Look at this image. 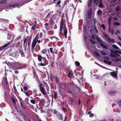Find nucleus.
Instances as JSON below:
<instances>
[{
	"mask_svg": "<svg viewBox=\"0 0 121 121\" xmlns=\"http://www.w3.org/2000/svg\"><path fill=\"white\" fill-rule=\"evenodd\" d=\"M7 65L9 68L14 70H15L16 69L14 64L13 63L8 62L7 63Z\"/></svg>",
	"mask_w": 121,
	"mask_h": 121,
	"instance_id": "39448f33",
	"label": "nucleus"
},
{
	"mask_svg": "<svg viewBox=\"0 0 121 121\" xmlns=\"http://www.w3.org/2000/svg\"><path fill=\"white\" fill-rule=\"evenodd\" d=\"M37 42L35 40H33L31 45V48L32 49H34V48L35 47Z\"/></svg>",
	"mask_w": 121,
	"mask_h": 121,
	"instance_id": "6e6552de",
	"label": "nucleus"
},
{
	"mask_svg": "<svg viewBox=\"0 0 121 121\" xmlns=\"http://www.w3.org/2000/svg\"><path fill=\"white\" fill-rule=\"evenodd\" d=\"M5 82H6V84L7 85H9V83L8 82V80L7 79V78L6 77H5Z\"/></svg>",
	"mask_w": 121,
	"mask_h": 121,
	"instance_id": "864d4df0",
	"label": "nucleus"
},
{
	"mask_svg": "<svg viewBox=\"0 0 121 121\" xmlns=\"http://www.w3.org/2000/svg\"><path fill=\"white\" fill-rule=\"evenodd\" d=\"M108 43H114V39H113L110 38V39L108 41Z\"/></svg>",
	"mask_w": 121,
	"mask_h": 121,
	"instance_id": "5701e85b",
	"label": "nucleus"
},
{
	"mask_svg": "<svg viewBox=\"0 0 121 121\" xmlns=\"http://www.w3.org/2000/svg\"><path fill=\"white\" fill-rule=\"evenodd\" d=\"M104 7V6L102 3L101 2L99 4V7L100 8H103V7Z\"/></svg>",
	"mask_w": 121,
	"mask_h": 121,
	"instance_id": "4c0bfd02",
	"label": "nucleus"
},
{
	"mask_svg": "<svg viewBox=\"0 0 121 121\" xmlns=\"http://www.w3.org/2000/svg\"><path fill=\"white\" fill-rule=\"evenodd\" d=\"M61 1L60 0H59V1L57 2L56 4L57 5H59L61 3Z\"/></svg>",
	"mask_w": 121,
	"mask_h": 121,
	"instance_id": "338daca9",
	"label": "nucleus"
},
{
	"mask_svg": "<svg viewBox=\"0 0 121 121\" xmlns=\"http://www.w3.org/2000/svg\"><path fill=\"white\" fill-rule=\"evenodd\" d=\"M109 28H108V31L109 32L111 33V34L113 35L114 33V31L113 30H111V28H110V30H109Z\"/></svg>",
	"mask_w": 121,
	"mask_h": 121,
	"instance_id": "de8ad7c7",
	"label": "nucleus"
},
{
	"mask_svg": "<svg viewBox=\"0 0 121 121\" xmlns=\"http://www.w3.org/2000/svg\"><path fill=\"white\" fill-rule=\"evenodd\" d=\"M88 7L90 8L91 6V5H92V2L88 1Z\"/></svg>",
	"mask_w": 121,
	"mask_h": 121,
	"instance_id": "c03bdc74",
	"label": "nucleus"
},
{
	"mask_svg": "<svg viewBox=\"0 0 121 121\" xmlns=\"http://www.w3.org/2000/svg\"><path fill=\"white\" fill-rule=\"evenodd\" d=\"M9 6L10 7H13V8H15V4H9Z\"/></svg>",
	"mask_w": 121,
	"mask_h": 121,
	"instance_id": "13d9d810",
	"label": "nucleus"
},
{
	"mask_svg": "<svg viewBox=\"0 0 121 121\" xmlns=\"http://www.w3.org/2000/svg\"><path fill=\"white\" fill-rule=\"evenodd\" d=\"M110 73L112 76H117V74L115 72H110Z\"/></svg>",
	"mask_w": 121,
	"mask_h": 121,
	"instance_id": "aec40b11",
	"label": "nucleus"
},
{
	"mask_svg": "<svg viewBox=\"0 0 121 121\" xmlns=\"http://www.w3.org/2000/svg\"><path fill=\"white\" fill-rule=\"evenodd\" d=\"M101 26L102 28H103V30L104 31L106 29V27L104 24H102L101 25Z\"/></svg>",
	"mask_w": 121,
	"mask_h": 121,
	"instance_id": "e433bc0d",
	"label": "nucleus"
},
{
	"mask_svg": "<svg viewBox=\"0 0 121 121\" xmlns=\"http://www.w3.org/2000/svg\"><path fill=\"white\" fill-rule=\"evenodd\" d=\"M69 2L68 0H65V1L64 3V6H66V7H67V4L69 3Z\"/></svg>",
	"mask_w": 121,
	"mask_h": 121,
	"instance_id": "c9c22d12",
	"label": "nucleus"
},
{
	"mask_svg": "<svg viewBox=\"0 0 121 121\" xmlns=\"http://www.w3.org/2000/svg\"><path fill=\"white\" fill-rule=\"evenodd\" d=\"M102 12V11L101 10H98L97 12V14L98 15H100Z\"/></svg>",
	"mask_w": 121,
	"mask_h": 121,
	"instance_id": "72a5a7b5",
	"label": "nucleus"
},
{
	"mask_svg": "<svg viewBox=\"0 0 121 121\" xmlns=\"http://www.w3.org/2000/svg\"><path fill=\"white\" fill-rule=\"evenodd\" d=\"M112 46L114 48L116 49L119 50H120V49L116 45L113 44L112 45Z\"/></svg>",
	"mask_w": 121,
	"mask_h": 121,
	"instance_id": "7c9ffc66",
	"label": "nucleus"
},
{
	"mask_svg": "<svg viewBox=\"0 0 121 121\" xmlns=\"http://www.w3.org/2000/svg\"><path fill=\"white\" fill-rule=\"evenodd\" d=\"M39 33H38L37 34L36 36H35L34 39L33 40H35H35L37 42V40L38 39V38H39Z\"/></svg>",
	"mask_w": 121,
	"mask_h": 121,
	"instance_id": "2eb2a0df",
	"label": "nucleus"
},
{
	"mask_svg": "<svg viewBox=\"0 0 121 121\" xmlns=\"http://www.w3.org/2000/svg\"><path fill=\"white\" fill-rule=\"evenodd\" d=\"M11 37V35L9 33H8L7 35V39H9Z\"/></svg>",
	"mask_w": 121,
	"mask_h": 121,
	"instance_id": "a19ab883",
	"label": "nucleus"
},
{
	"mask_svg": "<svg viewBox=\"0 0 121 121\" xmlns=\"http://www.w3.org/2000/svg\"><path fill=\"white\" fill-rule=\"evenodd\" d=\"M91 38L92 39L94 40L95 38V36H94L93 35H91Z\"/></svg>",
	"mask_w": 121,
	"mask_h": 121,
	"instance_id": "69168bd1",
	"label": "nucleus"
},
{
	"mask_svg": "<svg viewBox=\"0 0 121 121\" xmlns=\"http://www.w3.org/2000/svg\"><path fill=\"white\" fill-rule=\"evenodd\" d=\"M116 9L117 11L119 12L120 10L119 6H117V7L116 8Z\"/></svg>",
	"mask_w": 121,
	"mask_h": 121,
	"instance_id": "603ef678",
	"label": "nucleus"
},
{
	"mask_svg": "<svg viewBox=\"0 0 121 121\" xmlns=\"http://www.w3.org/2000/svg\"><path fill=\"white\" fill-rule=\"evenodd\" d=\"M56 21V18H52L51 20L50 21V26H53L55 24V22Z\"/></svg>",
	"mask_w": 121,
	"mask_h": 121,
	"instance_id": "423d86ee",
	"label": "nucleus"
},
{
	"mask_svg": "<svg viewBox=\"0 0 121 121\" xmlns=\"http://www.w3.org/2000/svg\"><path fill=\"white\" fill-rule=\"evenodd\" d=\"M57 116L59 120H61L62 119L63 115L60 113L59 112L57 113Z\"/></svg>",
	"mask_w": 121,
	"mask_h": 121,
	"instance_id": "9d476101",
	"label": "nucleus"
},
{
	"mask_svg": "<svg viewBox=\"0 0 121 121\" xmlns=\"http://www.w3.org/2000/svg\"><path fill=\"white\" fill-rule=\"evenodd\" d=\"M65 21H63L61 20L60 22V30H63L64 32L63 36L65 38H66L67 37V30L66 28Z\"/></svg>",
	"mask_w": 121,
	"mask_h": 121,
	"instance_id": "f257e3e1",
	"label": "nucleus"
},
{
	"mask_svg": "<svg viewBox=\"0 0 121 121\" xmlns=\"http://www.w3.org/2000/svg\"><path fill=\"white\" fill-rule=\"evenodd\" d=\"M7 2V0H2L0 2V4H6Z\"/></svg>",
	"mask_w": 121,
	"mask_h": 121,
	"instance_id": "a878e982",
	"label": "nucleus"
},
{
	"mask_svg": "<svg viewBox=\"0 0 121 121\" xmlns=\"http://www.w3.org/2000/svg\"><path fill=\"white\" fill-rule=\"evenodd\" d=\"M51 112L54 114L57 113L58 112L54 109H52L51 110Z\"/></svg>",
	"mask_w": 121,
	"mask_h": 121,
	"instance_id": "c85d7f7f",
	"label": "nucleus"
},
{
	"mask_svg": "<svg viewBox=\"0 0 121 121\" xmlns=\"http://www.w3.org/2000/svg\"><path fill=\"white\" fill-rule=\"evenodd\" d=\"M42 57L40 55H38V59L39 61L40 62L42 60Z\"/></svg>",
	"mask_w": 121,
	"mask_h": 121,
	"instance_id": "b1692460",
	"label": "nucleus"
},
{
	"mask_svg": "<svg viewBox=\"0 0 121 121\" xmlns=\"http://www.w3.org/2000/svg\"><path fill=\"white\" fill-rule=\"evenodd\" d=\"M53 91L54 93V98L55 99H56L58 97L57 93L56 91H54L53 90Z\"/></svg>",
	"mask_w": 121,
	"mask_h": 121,
	"instance_id": "4468645a",
	"label": "nucleus"
},
{
	"mask_svg": "<svg viewBox=\"0 0 121 121\" xmlns=\"http://www.w3.org/2000/svg\"><path fill=\"white\" fill-rule=\"evenodd\" d=\"M75 64L78 67H79L80 65V63L78 61H76L75 62Z\"/></svg>",
	"mask_w": 121,
	"mask_h": 121,
	"instance_id": "ea45409f",
	"label": "nucleus"
},
{
	"mask_svg": "<svg viewBox=\"0 0 121 121\" xmlns=\"http://www.w3.org/2000/svg\"><path fill=\"white\" fill-rule=\"evenodd\" d=\"M36 24H35L34 25H33L31 29L33 30H35L36 27Z\"/></svg>",
	"mask_w": 121,
	"mask_h": 121,
	"instance_id": "393cba45",
	"label": "nucleus"
},
{
	"mask_svg": "<svg viewBox=\"0 0 121 121\" xmlns=\"http://www.w3.org/2000/svg\"><path fill=\"white\" fill-rule=\"evenodd\" d=\"M113 24L115 26H119L120 25V23L116 22H114Z\"/></svg>",
	"mask_w": 121,
	"mask_h": 121,
	"instance_id": "37998d69",
	"label": "nucleus"
},
{
	"mask_svg": "<svg viewBox=\"0 0 121 121\" xmlns=\"http://www.w3.org/2000/svg\"><path fill=\"white\" fill-rule=\"evenodd\" d=\"M65 84L64 83L61 84V86L60 87V88H62V89H64L65 88Z\"/></svg>",
	"mask_w": 121,
	"mask_h": 121,
	"instance_id": "2f4dec72",
	"label": "nucleus"
},
{
	"mask_svg": "<svg viewBox=\"0 0 121 121\" xmlns=\"http://www.w3.org/2000/svg\"><path fill=\"white\" fill-rule=\"evenodd\" d=\"M39 87L40 91L44 95H45L46 92L43 85L41 83L39 85Z\"/></svg>",
	"mask_w": 121,
	"mask_h": 121,
	"instance_id": "20e7f679",
	"label": "nucleus"
},
{
	"mask_svg": "<svg viewBox=\"0 0 121 121\" xmlns=\"http://www.w3.org/2000/svg\"><path fill=\"white\" fill-rule=\"evenodd\" d=\"M48 52L49 53V56H48V55L46 53V54L47 56L48 57V59H50L51 58V54H50V51H49V50H48Z\"/></svg>",
	"mask_w": 121,
	"mask_h": 121,
	"instance_id": "cd10ccee",
	"label": "nucleus"
},
{
	"mask_svg": "<svg viewBox=\"0 0 121 121\" xmlns=\"http://www.w3.org/2000/svg\"><path fill=\"white\" fill-rule=\"evenodd\" d=\"M66 109L64 108H62V110L64 112L66 111Z\"/></svg>",
	"mask_w": 121,
	"mask_h": 121,
	"instance_id": "774afa93",
	"label": "nucleus"
},
{
	"mask_svg": "<svg viewBox=\"0 0 121 121\" xmlns=\"http://www.w3.org/2000/svg\"><path fill=\"white\" fill-rule=\"evenodd\" d=\"M26 65L25 64H23L21 65L20 66V69H22L25 68L26 67Z\"/></svg>",
	"mask_w": 121,
	"mask_h": 121,
	"instance_id": "58836bf2",
	"label": "nucleus"
},
{
	"mask_svg": "<svg viewBox=\"0 0 121 121\" xmlns=\"http://www.w3.org/2000/svg\"><path fill=\"white\" fill-rule=\"evenodd\" d=\"M89 41L93 45L95 44L96 43V42L95 41H93L91 39H90Z\"/></svg>",
	"mask_w": 121,
	"mask_h": 121,
	"instance_id": "473e14b6",
	"label": "nucleus"
},
{
	"mask_svg": "<svg viewBox=\"0 0 121 121\" xmlns=\"http://www.w3.org/2000/svg\"><path fill=\"white\" fill-rule=\"evenodd\" d=\"M63 30H61V31H60V32H59V36L60 37H61V38L62 37V35H63V34H64V33H63Z\"/></svg>",
	"mask_w": 121,
	"mask_h": 121,
	"instance_id": "bb28decb",
	"label": "nucleus"
},
{
	"mask_svg": "<svg viewBox=\"0 0 121 121\" xmlns=\"http://www.w3.org/2000/svg\"><path fill=\"white\" fill-rule=\"evenodd\" d=\"M52 14V12H50L47 15L46 17V18H48L49 17H50L51 16Z\"/></svg>",
	"mask_w": 121,
	"mask_h": 121,
	"instance_id": "6ab92c4d",
	"label": "nucleus"
},
{
	"mask_svg": "<svg viewBox=\"0 0 121 121\" xmlns=\"http://www.w3.org/2000/svg\"><path fill=\"white\" fill-rule=\"evenodd\" d=\"M116 93V92L114 91L111 90L109 91L108 93L109 95H115Z\"/></svg>",
	"mask_w": 121,
	"mask_h": 121,
	"instance_id": "1a4fd4ad",
	"label": "nucleus"
},
{
	"mask_svg": "<svg viewBox=\"0 0 121 121\" xmlns=\"http://www.w3.org/2000/svg\"><path fill=\"white\" fill-rule=\"evenodd\" d=\"M50 50L51 53L54 55V50L52 48H49Z\"/></svg>",
	"mask_w": 121,
	"mask_h": 121,
	"instance_id": "c756f323",
	"label": "nucleus"
},
{
	"mask_svg": "<svg viewBox=\"0 0 121 121\" xmlns=\"http://www.w3.org/2000/svg\"><path fill=\"white\" fill-rule=\"evenodd\" d=\"M92 10L91 8H90L89 10L88 11V18L90 19L91 18V17L92 15Z\"/></svg>",
	"mask_w": 121,
	"mask_h": 121,
	"instance_id": "0eeeda50",
	"label": "nucleus"
},
{
	"mask_svg": "<svg viewBox=\"0 0 121 121\" xmlns=\"http://www.w3.org/2000/svg\"><path fill=\"white\" fill-rule=\"evenodd\" d=\"M11 43V41L9 42L3 46L0 47V51L8 48Z\"/></svg>",
	"mask_w": 121,
	"mask_h": 121,
	"instance_id": "7ed1b4c3",
	"label": "nucleus"
},
{
	"mask_svg": "<svg viewBox=\"0 0 121 121\" xmlns=\"http://www.w3.org/2000/svg\"><path fill=\"white\" fill-rule=\"evenodd\" d=\"M104 37H106L105 38V39L106 41L108 42V41L110 39V38L109 37L108 35L107 34H104Z\"/></svg>",
	"mask_w": 121,
	"mask_h": 121,
	"instance_id": "9b49d317",
	"label": "nucleus"
},
{
	"mask_svg": "<svg viewBox=\"0 0 121 121\" xmlns=\"http://www.w3.org/2000/svg\"><path fill=\"white\" fill-rule=\"evenodd\" d=\"M48 34L50 35H52L53 34V31L50 30L48 32Z\"/></svg>",
	"mask_w": 121,
	"mask_h": 121,
	"instance_id": "3c124183",
	"label": "nucleus"
},
{
	"mask_svg": "<svg viewBox=\"0 0 121 121\" xmlns=\"http://www.w3.org/2000/svg\"><path fill=\"white\" fill-rule=\"evenodd\" d=\"M112 19L111 17L109 18L108 20V23L109 25V30H110V28H111V23Z\"/></svg>",
	"mask_w": 121,
	"mask_h": 121,
	"instance_id": "f8f14e48",
	"label": "nucleus"
},
{
	"mask_svg": "<svg viewBox=\"0 0 121 121\" xmlns=\"http://www.w3.org/2000/svg\"><path fill=\"white\" fill-rule=\"evenodd\" d=\"M110 51L111 53L110 54V55L113 58H115L116 57V56L115 54L118 56H120V54L121 55V52L117 50L114 51L113 50L111 49Z\"/></svg>",
	"mask_w": 121,
	"mask_h": 121,
	"instance_id": "f03ea898",
	"label": "nucleus"
},
{
	"mask_svg": "<svg viewBox=\"0 0 121 121\" xmlns=\"http://www.w3.org/2000/svg\"><path fill=\"white\" fill-rule=\"evenodd\" d=\"M94 54L95 55L97 56L98 57H100V56L99 54L96 52H94Z\"/></svg>",
	"mask_w": 121,
	"mask_h": 121,
	"instance_id": "49530a36",
	"label": "nucleus"
},
{
	"mask_svg": "<svg viewBox=\"0 0 121 121\" xmlns=\"http://www.w3.org/2000/svg\"><path fill=\"white\" fill-rule=\"evenodd\" d=\"M12 99L13 103H14V104H15L16 103V101L15 99H14L13 98H12Z\"/></svg>",
	"mask_w": 121,
	"mask_h": 121,
	"instance_id": "680f3d73",
	"label": "nucleus"
},
{
	"mask_svg": "<svg viewBox=\"0 0 121 121\" xmlns=\"http://www.w3.org/2000/svg\"><path fill=\"white\" fill-rule=\"evenodd\" d=\"M69 103L72 105L73 103V99L72 97H70L69 98Z\"/></svg>",
	"mask_w": 121,
	"mask_h": 121,
	"instance_id": "f3484780",
	"label": "nucleus"
},
{
	"mask_svg": "<svg viewBox=\"0 0 121 121\" xmlns=\"http://www.w3.org/2000/svg\"><path fill=\"white\" fill-rule=\"evenodd\" d=\"M19 101L20 103H23V99L21 98H20L19 99Z\"/></svg>",
	"mask_w": 121,
	"mask_h": 121,
	"instance_id": "bf43d9fd",
	"label": "nucleus"
},
{
	"mask_svg": "<svg viewBox=\"0 0 121 121\" xmlns=\"http://www.w3.org/2000/svg\"><path fill=\"white\" fill-rule=\"evenodd\" d=\"M73 72L72 70H70L68 76H72L73 75Z\"/></svg>",
	"mask_w": 121,
	"mask_h": 121,
	"instance_id": "79ce46f5",
	"label": "nucleus"
},
{
	"mask_svg": "<svg viewBox=\"0 0 121 121\" xmlns=\"http://www.w3.org/2000/svg\"><path fill=\"white\" fill-rule=\"evenodd\" d=\"M8 95L6 91H5L4 96L5 97H7Z\"/></svg>",
	"mask_w": 121,
	"mask_h": 121,
	"instance_id": "e2e57ef3",
	"label": "nucleus"
},
{
	"mask_svg": "<svg viewBox=\"0 0 121 121\" xmlns=\"http://www.w3.org/2000/svg\"><path fill=\"white\" fill-rule=\"evenodd\" d=\"M100 53L102 55H107V53L106 52L103 51H101L100 52Z\"/></svg>",
	"mask_w": 121,
	"mask_h": 121,
	"instance_id": "8fccbe9b",
	"label": "nucleus"
},
{
	"mask_svg": "<svg viewBox=\"0 0 121 121\" xmlns=\"http://www.w3.org/2000/svg\"><path fill=\"white\" fill-rule=\"evenodd\" d=\"M120 33V31L119 30H117L116 31V32H115V34L116 35H117L119 33Z\"/></svg>",
	"mask_w": 121,
	"mask_h": 121,
	"instance_id": "052dcab7",
	"label": "nucleus"
},
{
	"mask_svg": "<svg viewBox=\"0 0 121 121\" xmlns=\"http://www.w3.org/2000/svg\"><path fill=\"white\" fill-rule=\"evenodd\" d=\"M25 94L26 95H27V96L29 97V93L27 92H24Z\"/></svg>",
	"mask_w": 121,
	"mask_h": 121,
	"instance_id": "0e129e2a",
	"label": "nucleus"
},
{
	"mask_svg": "<svg viewBox=\"0 0 121 121\" xmlns=\"http://www.w3.org/2000/svg\"><path fill=\"white\" fill-rule=\"evenodd\" d=\"M96 78L97 79H99V80H102V78L101 76H96Z\"/></svg>",
	"mask_w": 121,
	"mask_h": 121,
	"instance_id": "a18cd8bd",
	"label": "nucleus"
},
{
	"mask_svg": "<svg viewBox=\"0 0 121 121\" xmlns=\"http://www.w3.org/2000/svg\"><path fill=\"white\" fill-rule=\"evenodd\" d=\"M31 102L33 104H35V101L34 99H32L30 100Z\"/></svg>",
	"mask_w": 121,
	"mask_h": 121,
	"instance_id": "5fc2aeb1",
	"label": "nucleus"
},
{
	"mask_svg": "<svg viewBox=\"0 0 121 121\" xmlns=\"http://www.w3.org/2000/svg\"><path fill=\"white\" fill-rule=\"evenodd\" d=\"M59 91L60 93L62 95H63L65 92V90L64 89L62 88H59Z\"/></svg>",
	"mask_w": 121,
	"mask_h": 121,
	"instance_id": "dca6fc26",
	"label": "nucleus"
},
{
	"mask_svg": "<svg viewBox=\"0 0 121 121\" xmlns=\"http://www.w3.org/2000/svg\"><path fill=\"white\" fill-rule=\"evenodd\" d=\"M96 39L98 42H100V43H103V40L101 39H100L98 37H96Z\"/></svg>",
	"mask_w": 121,
	"mask_h": 121,
	"instance_id": "412c9836",
	"label": "nucleus"
},
{
	"mask_svg": "<svg viewBox=\"0 0 121 121\" xmlns=\"http://www.w3.org/2000/svg\"><path fill=\"white\" fill-rule=\"evenodd\" d=\"M27 40V39L26 38H25L24 39V40L23 45H25L26 43V46L27 45V42H26Z\"/></svg>",
	"mask_w": 121,
	"mask_h": 121,
	"instance_id": "09e8293b",
	"label": "nucleus"
},
{
	"mask_svg": "<svg viewBox=\"0 0 121 121\" xmlns=\"http://www.w3.org/2000/svg\"><path fill=\"white\" fill-rule=\"evenodd\" d=\"M100 45L101 47H103V48L106 49H107V47L106 45L103 44V43H100Z\"/></svg>",
	"mask_w": 121,
	"mask_h": 121,
	"instance_id": "4be33fe9",
	"label": "nucleus"
},
{
	"mask_svg": "<svg viewBox=\"0 0 121 121\" xmlns=\"http://www.w3.org/2000/svg\"><path fill=\"white\" fill-rule=\"evenodd\" d=\"M39 36V39L43 37V34L42 32L40 33Z\"/></svg>",
	"mask_w": 121,
	"mask_h": 121,
	"instance_id": "4d7b16f0",
	"label": "nucleus"
},
{
	"mask_svg": "<svg viewBox=\"0 0 121 121\" xmlns=\"http://www.w3.org/2000/svg\"><path fill=\"white\" fill-rule=\"evenodd\" d=\"M118 104L120 107H121V99L119 100L118 102Z\"/></svg>",
	"mask_w": 121,
	"mask_h": 121,
	"instance_id": "6e6d98bb",
	"label": "nucleus"
},
{
	"mask_svg": "<svg viewBox=\"0 0 121 121\" xmlns=\"http://www.w3.org/2000/svg\"><path fill=\"white\" fill-rule=\"evenodd\" d=\"M47 50L46 48L43 49L41 52L43 54H45L47 52Z\"/></svg>",
	"mask_w": 121,
	"mask_h": 121,
	"instance_id": "f704fd0d",
	"label": "nucleus"
},
{
	"mask_svg": "<svg viewBox=\"0 0 121 121\" xmlns=\"http://www.w3.org/2000/svg\"><path fill=\"white\" fill-rule=\"evenodd\" d=\"M44 25L45 26V27L47 30H48L50 29V27L48 25V23H46Z\"/></svg>",
	"mask_w": 121,
	"mask_h": 121,
	"instance_id": "ddd939ff",
	"label": "nucleus"
},
{
	"mask_svg": "<svg viewBox=\"0 0 121 121\" xmlns=\"http://www.w3.org/2000/svg\"><path fill=\"white\" fill-rule=\"evenodd\" d=\"M54 77L55 79L56 82L57 83H58L60 80L59 78L58 77H57V76H54Z\"/></svg>",
	"mask_w": 121,
	"mask_h": 121,
	"instance_id": "a211bd4d",
	"label": "nucleus"
}]
</instances>
